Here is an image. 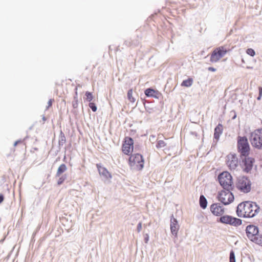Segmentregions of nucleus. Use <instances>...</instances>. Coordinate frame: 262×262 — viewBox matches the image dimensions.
Instances as JSON below:
<instances>
[{
  "instance_id": "obj_34",
  "label": "nucleus",
  "mask_w": 262,
  "mask_h": 262,
  "mask_svg": "<svg viewBox=\"0 0 262 262\" xmlns=\"http://www.w3.org/2000/svg\"><path fill=\"white\" fill-rule=\"evenodd\" d=\"M4 200V196L2 194H0V204Z\"/></svg>"
},
{
  "instance_id": "obj_39",
  "label": "nucleus",
  "mask_w": 262,
  "mask_h": 262,
  "mask_svg": "<svg viewBox=\"0 0 262 262\" xmlns=\"http://www.w3.org/2000/svg\"><path fill=\"white\" fill-rule=\"evenodd\" d=\"M132 145H133V142H132Z\"/></svg>"
},
{
  "instance_id": "obj_20",
  "label": "nucleus",
  "mask_w": 262,
  "mask_h": 262,
  "mask_svg": "<svg viewBox=\"0 0 262 262\" xmlns=\"http://www.w3.org/2000/svg\"><path fill=\"white\" fill-rule=\"evenodd\" d=\"M192 83L193 79L192 78H189L188 79L184 80L181 85L182 86L189 87L192 84Z\"/></svg>"
},
{
  "instance_id": "obj_19",
  "label": "nucleus",
  "mask_w": 262,
  "mask_h": 262,
  "mask_svg": "<svg viewBox=\"0 0 262 262\" xmlns=\"http://www.w3.org/2000/svg\"><path fill=\"white\" fill-rule=\"evenodd\" d=\"M219 178H223L226 179L228 181L232 182V177L231 174L228 171H224L222 173L220 174L218 176Z\"/></svg>"
},
{
  "instance_id": "obj_37",
  "label": "nucleus",
  "mask_w": 262,
  "mask_h": 262,
  "mask_svg": "<svg viewBox=\"0 0 262 262\" xmlns=\"http://www.w3.org/2000/svg\"><path fill=\"white\" fill-rule=\"evenodd\" d=\"M226 196H227V195H223V197H225V198H226Z\"/></svg>"
},
{
  "instance_id": "obj_17",
  "label": "nucleus",
  "mask_w": 262,
  "mask_h": 262,
  "mask_svg": "<svg viewBox=\"0 0 262 262\" xmlns=\"http://www.w3.org/2000/svg\"><path fill=\"white\" fill-rule=\"evenodd\" d=\"M199 204L200 207L203 209H205L207 208L208 202L206 198L203 194L200 195L199 198Z\"/></svg>"
},
{
  "instance_id": "obj_7",
  "label": "nucleus",
  "mask_w": 262,
  "mask_h": 262,
  "mask_svg": "<svg viewBox=\"0 0 262 262\" xmlns=\"http://www.w3.org/2000/svg\"><path fill=\"white\" fill-rule=\"evenodd\" d=\"M237 147L241 153V155H246L249 152L250 146L246 137H238Z\"/></svg>"
},
{
  "instance_id": "obj_40",
  "label": "nucleus",
  "mask_w": 262,
  "mask_h": 262,
  "mask_svg": "<svg viewBox=\"0 0 262 262\" xmlns=\"http://www.w3.org/2000/svg\"><path fill=\"white\" fill-rule=\"evenodd\" d=\"M261 165V167H262V165Z\"/></svg>"
},
{
  "instance_id": "obj_2",
  "label": "nucleus",
  "mask_w": 262,
  "mask_h": 262,
  "mask_svg": "<svg viewBox=\"0 0 262 262\" xmlns=\"http://www.w3.org/2000/svg\"><path fill=\"white\" fill-rule=\"evenodd\" d=\"M242 203L246 218L253 217L259 212L260 207L256 203L248 201Z\"/></svg>"
},
{
  "instance_id": "obj_4",
  "label": "nucleus",
  "mask_w": 262,
  "mask_h": 262,
  "mask_svg": "<svg viewBox=\"0 0 262 262\" xmlns=\"http://www.w3.org/2000/svg\"><path fill=\"white\" fill-rule=\"evenodd\" d=\"M217 222L234 227H238L243 224V220L241 219L227 214L223 215L217 218Z\"/></svg>"
},
{
  "instance_id": "obj_36",
  "label": "nucleus",
  "mask_w": 262,
  "mask_h": 262,
  "mask_svg": "<svg viewBox=\"0 0 262 262\" xmlns=\"http://www.w3.org/2000/svg\"><path fill=\"white\" fill-rule=\"evenodd\" d=\"M244 222H245V223H249L248 222H246V221H244Z\"/></svg>"
},
{
  "instance_id": "obj_27",
  "label": "nucleus",
  "mask_w": 262,
  "mask_h": 262,
  "mask_svg": "<svg viewBox=\"0 0 262 262\" xmlns=\"http://www.w3.org/2000/svg\"><path fill=\"white\" fill-rule=\"evenodd\" d=\"M66 178L67 177L66 175L62 176L61 177H60L57 182L58 185H61L66 179Z\"/></svg>"
},
{
  "instance_id": "obj_25",
  "label": "nucleus",
  "mask_w": 262,
  "mask_h": 262,
  "mask_svg": "<svg viewBox=\"0 0 262 262\" xmlns=\"http://www.w3.org/2000/svg\"><path fill=\"white\" fill-rule=\"evenodd\" d=\"M251 242L262 246V239L259 238H257V236L254 238Z\"/></svg>"
},
{
  "instance_id": "obj_8",
  "label": "nucleus",
  "mask_w": 262,
  "mask_h": 262,
  "mask_svg": "<svg viewBox=\"0 0 262 262\" xmlns=\"http://www.w3.org/2000/svg\"><path fill=\"white\" fill-rule=\"evenodd\" d=\"M245 232L247 238L251 241L259 235V229L257 226L250 223L246 227Z\"/></svg>"
},
{
  "instance_id": "obj_24",
  "label": "nucleus",
  "mask_w": 262,
  "mask_h": 262,
  "mask_svg": "<svg viewBox=\"0 0 262 262\" xmlns=\"http://www.w3.org/2000/svg\"><path fill=\"white\" fill-rule=\"evenodd\" d=\"M229 262H236L235 253L233 250L230 251Z\"/></svg>"
},
{
  "instance_id": "obj_11",
  "label": "nucleus",
  "mask_w": 262,
  "mask_h": 262,
  "mask_svg": "<svg viewBox=\"0 0 262 262\" xmlns=\"http://www.w3.org/2000/svg\"><path fill=\"white\" fill-rule=\"evenodd\" d=\"M99 174L106 179L111 178V175L107 170L101 165H97Z\"/></svg>"
},
{
  "instance_id": "obj_5",
  "label": "nucleus",
  "mask_w": 262,
  "mask_h": 262,
  "mask_svg": "<svg viewBox=\"0 0 262 262\" xmlns=\"http://www.w3.org/2000/svg\"><path fill=\"white\" fill-rule=\"evenodd\" d=\"M229 51L225 46H220L215 48L210 55V61L212 63L218 62Z\"/></svg>"
},
{
  "instance_id": "obj_14",
  "label": "nucleus",
  "mask_w": 262,
  "mask_h": 262,
  "mask_svg": "<svg viewBox=\"0 0 262 262\" xmlns=\"http://www.w3.org/2000/svg\"><path fill=\"white\" fill-rule=\"evenodd\" d=\"M144 93L147 97H152L155 98H157L158 95H159V92L158 91L150 88L147 89L145 91Z\"/></svg>"
},
{
  "instance_id": "obj_18",
  "label": "nucleus",
  "mask_w": 262,
  "mask_h": 262,
  "mask_svg": "<svg viewBox=\"0 0 262 262\" xmlns=\"http://www.w3.org/2000/svg\"><path fill=\"white\" fill-rule=\"evenodd\" d=\"M143 157L141 155L137 154L134 155L132 162L134 164H140L143 162Z\"/></svg>"
},
{
  "instance_id": "obj_28",
  "label": "nucleus",
  "mask_w": 262,
  "mask_h": 262,
  "mask_svg": "<svg viewBox=\"0 0 262 262\" xmlns=\"http://www.w3.org/2000/svg\"><path fill=\"white\" fill-rule=\"evenodd\" d=\"M142 223L141 222H139L137 225V229H136V230L138 233L140 232V231L142 229Z\"/></svg>"
},
{
  "instance_id": "obj_16",
  "label": "nucleus",
  "mask_w": 262,
  "mask_h": 262,
  "mask_svg": "<svg viewBox=\"0 0 262 262\" xmlns=\"http://www.w3.org/2000/svg\"><path fill=\"white\" fill-rule=\"evenodd\" d=\"M237 161V157L234 154H230L227 156L226 162L227 164H235Z\"/></svg>"
},
{
  "instance_id": "obj_38",
  "label": "nucleus",
  "mask_w": 262,
  "mask_h": 262,
  "mask_svg": "<svg viewBox=\"0 0 262 262\" xmlns=\"http://www.w3.org/2000/svg\"><path fill=\"white\" fill-rule=\"evenodd\" d=\"M134 165H135L132 164V167H133V166H134Z\"/></svg>"
},
{
  "instance_id": "obj_15",
  "label": "nucleus",
  "mask_w": 262,
  "mask_h": 262,
  "mask_svg": "<svg viewBox=\"0 0 262 262\" xmlns=\"http://www.w3.org/2000/svg\"><path fill=\"white\" fill-rule=\"evenodd\" d=\"M236 213L238 217L246 218V215L243 210V203H239L236 208Z\"/></svg>"
},
{
  "instance_id": "obj_6",
  "label": "nucleus",
  "mask_w": 262,
  "mask_h": 262,
  "mask_svg": "<svg viewBox=\"0 0 262 262\" xmlns=\"http://www.w3.org/2000/svg\"><path fill=\"white\" fill-rule=\"evenodd\" d=\"M250 141L254 147L262 149V128L256 129L251 133Z\"/></svg>"
},
{
  "instance_id": "obj_12",
  "label": "nucleus",
  "mask_w": 262,
  "mask_h": 262,
  "mask_svg": "<svg viewBox=\"0 0 262 262\" xmlns=\"http://www.w3.org/2000/svg\"><path fill=\"white\" fill-rule=\"evenodd\" d=\"M241 157L245 164H253L255 162L254 158L249 155V152L246 155H241Z\"/></svg>"
},
{
  "instance_id": "obj_1",
  "label": "nucleus",
  "mask_w": 262,
  "mask_h": 262,
  "mask_svg": "<svg viewBox=\"0 0 262 262\" xmlns=\"http://www.w3.org/2000/svg\"><path fill=\"white\" fill-rule=\"evenodd\" d=\"M218 180L223 190L218 192L216 199L224 205H229L234 200V194L231 191L233 189L232 182L228 181L223 178L218 177Z\"/></svg>"
},
{
  "instance_id": "obj_35",
  "label": "nucleus",
  "mask_w": 262,
  "mask_h": 262,
  "mask_svg": "<svg viewBox=\"0 0 262 262\" xmlns=\"http://www.w3.org/2000/svg\"><path fill=\"white\" fill-rule=\"evenodd\" d=\"M256 236L257 238H259L260 239H262V234H260L259 233V235H256Z\"/></svg>"
},
{
  "instance_id": "obj_10",
  "label": "nucleus",
  "mask_w": 262,
  "mask_h": 262,
  "mask_svg": "<svg viewBox=\"0 0 262 262\" xmlns=\"http://www.w3.org/2000/svg\"><path fill=\"white\" fill-rule=\"evenodd\" d=\"M170 231L172 235L176 237L178 236V232L179 229V225L177 220L174 217L172 214L170 216Z\"/></svg>"
},
{
  "instance_id": "obj_3",
  "label": "nucleus",
  "mask_w": 262,
  "mask_h": 262,
  "mask_svg": "<svg viewBox=\"0 0 262 262\" xmlns=\"http://www.w3.org/2000/svg\"><path fill=\"white\" fill-rule=\"evenodd\" d=\"M251 182L247 176H242L237 178L236 187L240 192L248 193L251 190Z\"/></svg>"
},
{
  "instance_id": "obj_9",
  "label": "nucleus",
  "mask_w": 262,
  "mask_h": 262,
  "mask_svg": "<svg viewBox=\"0 0 262 262\" xmlns=\"http://www.w3.org/2000/svg\"><path fill=\"white\" fill-rule=\"evenodd\" d=\"M210 210L212 214L216 216H221L225 213V208L219 203H214L210 206Z\"/></svg>"
},
{
  "instance_id": "obj_30",
  "label": "nucleus",
  "mask_w": 262,
  "mask_h": 262,
  "mask_svg": "<svg viewBox=\"0 0 262 262\" xmlns=\"http://www.w3.org/2000/svg\"><path fill=\"white\" fill-rule=\"evenodd\" d=\"M149 235L148 234H145L144 235V242L147 244L148 243V241H149Z\"/></svg>"
},
{
  "instance_id": "obj_13",
  "label": "nucleus",
  "mask_w": 262,
  "mask_h": 262,
  "mask_svg": "<svg viewBox=\"0 0 262 262\" xmlns=\"http://www.w3.org/2000/svg\"><path fill=\"white\" fill-rule=\"evenodd\" d=\"M223 130V125L221 124H219L214 129V138L216 140H219L220 135L222 134Z\"/></svg>"
},
{
  "instance_id": "obj_26",
  "label": "nucleus",
  "mask_w": 262,
  "mask_h": 262,
  "mask_svg": "<svg viewBox=\"0 0 262 262\" xmlns=\"http://www.w3.org/2000/svg\"><path fill=\"white\" fill-rule=\"evenodd\" d=\"M246 53L247 54L252 57H253L255 55V52L254 50L251 48L248 49L246 50Z\"/></svg>"
},
{
  "instance_id": "obj_31",
  "label": "nucleus",
  "mask_w": 262,
  "mask_h": 262,
  "mask_svg": "<svg viewBox=\"0 0 262 262\" xmlns=\"http://www.w3.org/2000/svg\"><path fill=\"white\" fill-rule=\"evenodd\" d=\"M136 165V168L138 170H141L143 167L144 165Z\"/></svg>"
},
{
  "instance_id": "obj_32",
  "label": "nucleus",
  "mask_w": 262,
  "mask_h": 262,
  "mask_svg": "<svg viewBox=\"0 0 262 262\" xmlns=\"http://www.w3.org/2000/svg\"><path fill=\"white\" fill-rule=\"evenodd\" d=\"M228 165L230 167V168L231 169V168L235 169L238 165Z\"/></svg>"
},
{
  "instance_id": "obj_23",
  "label": "nucleus",
  "mask_w": 262,
  "mask_h": 262,
  "mask_svg": "<svg viewBox=\"0 0 262 262\" xmlns=\"http://www.w3.org/2000/svg\"><path fill=\"white\" fill-rule=\"evenodd\" d=\"M66 169L67 168L65 165H60V166L58 168L56 175L57 176H59L62 173L64 172L66 170Z\"/></svg>"
},
{
  "instance_id": "obj_33",
  "label": "nucleus",
  "mask_w": 262,
  "mask_h": 262,
  "mask_svg": "<svg viewBox=\"0 0 262 262\" xmlns=\"http://www.w3.org/2000/svg\"><path fill=\"white\" fill-rule=\"evenodd\" d=\"M208 69L211 72H215L216 71V69L213 67H209Z\"/></svg>"
},
{
  "instance_id": "obj_29",
  "label": "nucleus",
  "mask_w": 262,
  "mask_h": 262,
  "mask_svg": "<svg viewBox=\"0 0 262 262\" xmlns=\"http://www.w3.org/2000/svg\"><path fill=\"white\" fill-rule=\"evenodd\" d=\"M258 90H259V96L257 97V100H260L261 97L262 96V87L259 86L258 88Z\"/></svg>"
},
{
  "instance_id": "obj_22",
  "label": "nucleus",
  "mask_w": 262,
  "mask_h": 262,
  "mask_svg": "<svg viewBox=\"0 0 262 262\" xmlns=\"http://www.w3.org/2000/svg\"><path fill=\"white\" fill-rule=\"evenodd\" d=\"M166 146V142L163 140H158L157 142L156 147L157 148H164Z\"/></svg>"
},
{
  "instance_id": "obj_21",
  "label": "nucleus",
  "mask_w": 262,
  "mask_h": 262,
  "mask_svg": "<svg viewBox=\"0 0 262 262\" xmlns=\"http://www.w3.org/2000/svg\"><path fill=\"white\" fill-rule=\"evenodd\" d=\"M239 165L241 166L242 169H243V170L245 172H246L247 173H249L252 170L254 165Z\"/></svg>"
}]
</instances>
